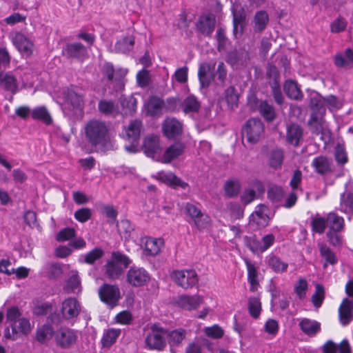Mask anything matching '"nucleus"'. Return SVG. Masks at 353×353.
Segmentation results:
<instances>
[{"instance_id": "obj_1", "label": "nucleus", "mask_w": 353, "mask_h": 353, "mask_svg": "<svg viewBox=\"0 0 353 353\" xmlns=\"http://www.w3.org/2000/svg\"><path fill=\"white\" fill-rule=\"evenodd\" d=\"M84 132L87 141L92 146H98L103 151L113 148L109 128L105 122L98 119H92L85 124Z\"/></svg>"}, {"instance_id": "obj_2", "label": "nucleus", "mask_w": 353, "mask_h": 353, "mask_svg": "<svg viewBox=\"0 0 353 353\" xmlns=\"http://www.w3.org/2000/svg\"><path fill=\"white\" fill-rule=\"evenodd\" d=\"M243 241L245 246L254 254H259L266 251L271 247L274 241L275 237L272 234L265 235L261 240H259L256 235L245 236Z\"/></svg>"}, {"instance_id": "obj_3", "label": "nucleus", "mask_w": 353, "mask_h": 353, "mask_svg": "<svg viewBox=\"0 0 353 353\" xmlns=\"http://www.w3.org/2000/svg\"><path fill=\"white\" fill-rule=\"evenodd\" d=\"M170 276L178 286L185 290L192 288L199 281L197 273L192 269L174 270Z\"/></svg>"}, {"instance_id": "obj_4", "label": "nucleus", "mask_w": 353, "mask_h": 353, "mask_svg": "<svg viewBox=\"0 0 353 353\" xmlns=\"http://www.w3.org/2000/svg\"><path fill=\"white\" fill-rule=\"evenodd\" d=\"M142 128V122L137 119L132 121L125 128L124 138L130 144L125 145V148L129 152L134 153L138 151L139 140Z\"/></svg>"}, {"instance_id": "obj_5", "label": "nucleus", "mask_w": 353, "mask_h": 353, "mask_svg": "<svg viewBox=\"0 0 353 353\" xmlns=\"http://www.w3.org/2000/svg\"><path fill=\"white\" fill-rule=\"evenodd\" d=\"M323 116L324 114H321V112L311 113L307 123L312 134L321 135V139L326 143L330 137V131L325 125Z\"/></svg>"}, {"instance_id": "obj_6", "label": "nucleus", "mask_w": 353, "mask_h": 353, "mask_svg": "<svg viewBox=\"0 0 353 353\" xmlns=\"http://www.w3.org/2000/svg\"><path fill=\"white\" fill-rule=\"evenodd\" d=\"M264 132V125L261 120L258 118L250 119L245 123L242 133L243 136H246L250 143H256Z\"/></svg>"}, {"instance_id": "obj_7", "label": "nucleus", "mask_w": 353, "mask_h": 353, "mask_svg": "<svg viewBox=\"0 0 353 353\" xmlns=\"http://www.w3.org/2000/svg\"><path fill=\"white\" fill-rule=\"evenodd\" d=\"M166 330L156 325L151 327V332L145 338V343L150 349L163 350L166 346Z\"/></svg>"}, {"instance_id": "obj_8", "label": "nucleus", "mask_w": 353, "mask_h": 353, "mask_svg": "<svg viewBox=\"0 0 353 353\" xmlns=\"http://www.w3.org/2000/svg\"><path fill=\"white\" fill-rule=\"evenodd\" d=\"M98 292L101 301L111 307H115L121 298L120 290L115 285L105 283L99 288Z\"/></svg>"}, {"instance_id": "obj_9", "label": "nucleus", "mask_w": 353, "mask_h": 353, "mask_svg": "<svg viewBox=\"0 0 353 353\" xmlns=\"http://www.w3.org/2000/svg\"><path fill=\"white\" fill-rule=\"evenodd\" d=\"M83 95L74 90H68L65 100V110H68L72 112V114L78 115L83 112Z\"/></svg>"}, {"instance_id": "obj_10", "label": "nucleus", "mask_w": 353, "mask_h": 353, "mask_svg": "<svg viewBox=\"0 0 353 353\" xmlns=\"http://www.w3.org/2000/svg\"><path fill=\"white\" fill-rule=\"evenodd\" d=\"M150 280L148 272L143 268L132 267L127 273V281L134 287L145 285Z\"/></svg>"}, {"instance_id": "obj_11", "label": "nucleus", "mask_w": 353, "mask_h": 353, "mask_svg": "<svg viewBox=\"0 0 353 353\" xmlns=\"http://www.w3.org/2000/svg\"><path fill=\"white\" fill-rule=\"evenodd\" d=\"M63 55L67 59L83 61L88 57L87 48L81 43H67L63 49Z\"/></svg>"}, {"instance_id": "obj_12", "label": "nucleus", "mask_w": 353, "mask_h": 353, "mask_svg": "<svg viewBox=\"0 0 353 353\" xmlns=\"http://www.w3.org/2000/svg\"><path fill=\"white\" fill-rule=\"evenodd\" d=\"M249 60V52L244 48L234 50L229 52L226 57V61L235 69L246 66Z\"/></svg>"}, {"instance_id": "obj_13", "label": "nucleus", "mask_w": 353, "mask_h": 353, "mask_svg": "<svg viewBox=\"0 0 353 353\" xmlns=\"http://www.w3.org/2000/svg\"><path fill=\"white\" fill-rule=\"evenodd\" d=\"M77 339L76 332L68 327L59 329L55 334L57 343L63 348H69L76 343Z\"/></svg>"}, {"instance_id": "obj_14", "label": "nucleus", "mask_w": 353, "mask_h": 353, "mask_svg": "<svg viewBox=\"0 0 353 353\" xmlns=\"http://www.w3.org/2000/svg\"><path fill=\"white\" fill-rule=\"evenodd\" d=\"M81 306L75 298H68L62 303L61 314L64 319L72 320L80 314Z\"/></svg>"}, {"instance_id": "obj_15", "label": "nucleus", "mask_w": 353, "mask_h": 353, "mask_svg": "<svg viewBox=\"0 0 353 353\" xmlns=\"http://www.w3.org/2000/svg\"><path fill=\"white\" fill-rule=\"evenodd\" d=\"M216 25L215 16L212 13L201 14L196 24L197 30L203 36L210 37Z\"/></svg>"}, {"instance_id": "obj_16", "label": "nucleus", "mask_w": 353, "mask_h": 353, "mask_svg": "<svg viewBox=\"0 0 353 353\" xmlns=\"http://www.w3.org/2000/svg\"><path fill=\"white\" fill-rule=\"evenodd\" d=\"M203 302V297L199 294H182L178 296L176 301L180 307L188 311L197 309Z\"/></svg>"}, {"instance_id": "obj_17", "label": "nucleus", "mask_w": 353, "mask_h": 353, "mask_svg": "<svg viewBox=\"0 0 353 353\" xmlns=\"http://www.w3.org/2000/svg\"><path fill=\"white\" fill-rule=\"evenodd\" d=\"M12 43L23 56L30 57L32 54L33 43L25 34L17 32Z\"/></svg>"}, {"instance_id": "obj_18", "label": "nucleus", "mask_w": 353, "mask_h": 353, "mask_svg": "<svg viewBox=\"0 0 353 353\" xmlns=\"http://www.w3.org/2000/svg\"><path fill=\"white\" fill-rule=\"evenodd\" d=\"M102 73L110 81H115L121 90L123 89V77L126 74L124 70L119 69L115 71L112 63H105L103 65Z\"/></svg>"}, {"instance_id": "obj_19", "label": "nucleus", "mask_w": 353, "mask_h": 353, "mask_svg": "<svg viewBox=\"0 0 353 353\" xmlns=\"http://www.w3.org/2000/svg\"><path fill=\"white\" fill-rule=\"evenodd\" d=\"M268 208L263 204L256 207V210L250 216V224L259 228L265 227L269 221Z\"/></svg>"}, {"instance_id": "obj_20", "label": "nucleus", "mask_w": 353, "mask_h": 353, "mask_svg": "<svg viewBox=\"0 0 353 353\" xmlns=\"http://www.w3.org/2000/svg\"><path fill=\"white\" fill-rule=\"evenodd\" d=\"M340 323L345 326L353 319V301L348 298H344L339 308Z\"/></svg>"}, {"instance_id": "obj_21", "label": "nucleus", "mask_w": 353, "mask_h": 353, "mask_svg": "<svg viewBox=\"0 0 353 353\" xmlns=\"http://www.w3.org/2000/svg\"><path fill=\"white\" fill-rule=\"evenodd\" d=\"M183 130L182 124L174 118H169L163 123L164 134L169 139H174L181 134Z\"/></svg>"}, {"instance_id": "obj_22", "label": "nucleus", "mask_w": 353, "mask_h": 353, "mask_svg": "<svg viewBox=\"0 0 353 353\" xmlns=\"http://www.w3.org/2000/svg\"><path fill=\"white\" fill-rule=\"evenodd\" d=\"M303 128L297 123H291L286 128V141L288 143L297 147L303 139Z\"/></svg>"}, {"instance_id": "obj_23", "label": "nucleus", "mask_w": 353, "mask_h": 353, "mask_svg": "<svg viewBox=\"0 0 353 353\" xmlns=\"http://www.w3.org/2000/svg\"><path fill=\"white\" fill-rule=\"evenodd\" d=\"M143 148L148 157L154 158L161 150L159 137L154 134L148 135L143 141Z\"/></svg>"}, {"instance_id": "obj_24", "label": "nucleus", "mask_w": 353, "mask_h": 353, "mask_svg": "<svg viewBox=\"0 0 353 353\" xmlns=\"http://www.w3.org/2000/svg\"><path fill=\"white\" fill-rule=\"evenodd\" d=\"M185 150V145L181 142H175L170 145L165 151L163 156V162L168 163L172 160L181 156Z\"/></svg>"}, {"instance_id": "obj_25", "label": "nucleus", "mask_w": 353, "mask_h": 353, "mask_svg": "<svg viewBox=\"0 0 353 353\" xmlns=\"http://www.w3.org/2000/svg\"><path fill=\"white\" fill-rule=\"evenodd\" d=\"M187 332L184 329L179 328L172 331L166 330L168 343L171 349L174 347H179L185 339Z\"/></svg>"}, {"instance_id": "obj_26", "label": "nucleus", "mask_w": 353, "mask_h": 353, "mask_svg": "<svg viewBox=\"0 0 353 353\" xmlns=\"http://www.w3.org/2000/svg\"><path fill=\"white\" fill-rule=\"evenodd\" d=\"M301 331L309 336H315L321 330V324L316 321L304 318L299 323Z\"/></svg>"}, {"instance_id": "obj_27", "label": "nucleus", "mask_w": 353, "mask_h": 353, "mask_svg": "<svg viewBox=\"0 0 353 353\" xmlns=\"http://www.w3.org/2000/svg\"><path fill=\"white\" fill-rule=\"evenodd\" d=\"M283 90L286 95L291 99L301 100L303 97L297 82L292 79H288L285 81Z\"/></svg>"}, {"instance_id": "obj_28", "label": "nucleus", "mask_w": 353, "mask_h": 353, "mask_svg": "<svg viewBox=\"0 0 353 353\" xmlns=\"http://www.w3.org/2000/svg\"><path fill=\"white\" fill-rule=\"evenodd\" d=\"M312 166L314 168L315 171L320 174H325L331 172V161L325 156H319L315 157L312 162Z\"/></svg>"}, {"instance_id": "obj_29", "label": "nucleus", "mask_w": 353, "mask_h": 353, "mask_svg": "<svg viewBox=\"0 0 353 353\" xmlns=\"http://www.w3.org/2000/svg\"><path fill=\"white\" fill-rule=\"evenodd\" d=\"M325 220L328 231H342L344 228L343 218L334 212L327 214Z\"/></svg>"}, {"instance_id": "obj_30", "label": "nucleus", "mask_w": 353, "mask_h": 353, "mask_svg": "<svg viewBox=\"0 0 353 353\" xmlns=\"http://www.w3.org/2000/svg\"><path fill=\"white\" fill-rule=\"evenodd\" d=\"M269 22V16L264 10H260L255 13L254 17V30L255 32H261L265 28Z\"/></svg>"}, {"instance_id": "obj_31", "label": "nucleus", "mask_w": 353, "mask_h": 353, "mask_svg": "<svg viewBox=\"0 0 353 353\" xmlns=\"http://www.w3.org/2000/svg\"><path fill=\"white\" fill-rule=\"evenodd\" d=\"M119 102L124 114H132L136 112L137 99L133 96L123 95L119 98Z\"/></svg>"}, {"instance_id": "obj_32", "label": "nucleus", "mask_w": 353, "mask_h": 353, "mask_svg": "<svg viewBox=\"0 0 353 353\" xmlns=\"http://www.w3.org/2000/svg\"><path fill=\"white\" fill-rule=\"evenodd\" d=\"M54 334V329L49 324H44L39 326L36 330V339L41 343H44L50 340Z\"/></svg>"}, {"instance_id": "obj_33", "label": "nucleus", "mask_w": 353, "mask_h": 353, "mask_svg": "<svg viewBox=\"0 0 353 353\" xmlns=\"http://www.w3.org/2000/svg\"><path fill=\"white\" fill-rule=\"evenodd\" d=\"M324 97L318 92H314L310 94V106L312 110L311 113H321L325 114V108L324 107Z\"/></svg>"}, {"instance_id": "obj_34", "label": "nucleus", "mask_w": 353, "mask_h": 353, "mask_svg": "<svg viewBox=\"0 0 353 353\" xmlns=\"http://www.w3.org/2000/svg\"><path fill=\"white\" fill-rule=\"evenodd\" d=\"M159 179L163 183L176 188L181 187L185 189L188 186V183L181 180L175 174L172 172L159 173Z\"/></svg>"}, {"instance_id": "obj_35", "label": "nucleus", "mask_w": 353, "mask_h": 353, "mask_svg": "<svg viewBox=\"0 0 353 353\" xmlns=\"http://www.w3.org/2000/svg\"><path fill=\"white\" fill-rule=\"evenodd\" d=\"M0 85L12 94H15L17 92L16 79L7 73L0 72Z\"/></svg>"}, {"instance_id": "obj_36", "label": "nucleus", "mask_w": 353, "mask_h": 353, "mask_svg": "<svg viewBox=\"0 0 353 353\" xmlns=\"http://www.w3.org/2000/svg\"><path fill=\"white\" fill-rule=\"evenodd\" d=\"M33 119L39 120L46 125H50L52 122V119L45 106H39L33 109L31 112Z\"/></svg>"}, {"instance_id": "obj_37", "label": "nucleus", "mask_w": 353, "mask_h": 353, "mask_svg": "<svg viewBox=\"0 0 353 353\" xmlns=\"http://www.w3.org/2000/svg\"><path fill=\"white\" fill-rule=\"evenodd\" d=\"M13 340H15L14 335L17 334H28L31 332V325L28 319L22 317L17 321V323L11 325Z\"/></svg>"}, {"instance_id": "obj_38", "label": "nucleus", "mask_w": 353, "mask_h": 353, "mask_svg": "<svg viewBox=\"0 0 353 353\" xmlns=\"http://www.w3.org/2000/svg\"><path fill=\"white\" fill-rule=\"evenodd\" d=\"M105 276L112 280L117 279L123 273V269L114 263V260L111 258L105 265Z\"/></svg>"}, {"instance_id": "obj_39", "label": "nucleus", "mask_w": 353, "mask_h": 353, "mask_svg": "<svg viewBox=\"0 0 353 353\" xmlns=\"http://www.w3.org/2000/svg\"><path fill=\"white\" fill-rule=\"evenodd\" d=\"M268 265L276 273H283L287 271L288 263L283 261L279 257L270 254L267 257Z\"/></svg>"}, {"instance_id": "obj_40", "label": "nucleus", "mask_w": 353, "mask_h": 353, "mask_svg": "<svg viewBox=\"0 0 353 353\" xmlns=\"http://www.w3.org/2000/svg\"><path fill=\"white\" fill-rule=\"evenodd\" d=\"M284 159L283 151L281 149H275L270 152L268 157L270 167L274 170L281 168Z\"/></svg>"}, {"instance_id": "obj_41", "label": "nucleus", "mask_w": 353, "mask_h": 353, "mask_svg": "<svg viewBox=\"0 0 353 353\" xmlns=\"http://www.w3.org/2000/svg\"><path fill=\"white\" fill-rule=\"evenodd\" d=\"M245 264L248 270V280L250 284V290L254 292L259 285L258 273L256 267L250 261H246Z\"/></svg>"}, {"instance_id": "obj_42", "label": "nucleus", "mask_w": 353, "mask_h": 353, "mask_svg": "<svg viewBox=\"0 0 353 353\" xmlns=\"http://www.w3.org/2000/svg\"><path fill=\"white\" fill-rule=\"evenodd\" d=\"M320 254L325 261L323 265L324 268L327 267V264L334 265L337 263V259L332 250L325 244H319Z\"/></svg>"}, {"instance_id": "obj_43", "label": "nucleus", "mask_w": 353, "mask_h": 353, "mask_svg": "<svg viewBox=\"0 0 353 353\" xmlns=\"http://www.w3.org/2000/svg\"><path fill=\"white\" fill-rule=\"evenodd\" d=\"M353 62V50L347 48L344 54L339 53L334 57V63L337 67H344Z\"/></svg>"}, {"instance_id": "obj_44", "label": "nucleus", "mask_w": 353, "mask_h": 353, "mask_svg": "<svg viewBox=\"0 0 353 353\" xmlns=\"http://www.w3.org/2000/svg\"><path fill=\"white\" fill-rule=\"evenodd\" d=\"M163 245L162 239L150 238L145 242V251L149 255L157 254Z\"/></svg>"}, {"instance_id": "obj_45", "label": "nucleus", "mask_w": 353, "mask_h": 353, "mask_svg": "<svg viewBox=\"0 0 353 353\" xmlns=\"http://www.w3.org/2000/svg\"><path fill=\"white\" fill-rule=\"evenodd\" d=\"M134 44L133 37H126L118 41L115 44V50L117 52L127 53L131 51Z\"/></svg>"}, {"instance_id": "obj_46", "label": "nucleus", "mask_w": 353, "mask_h": 353, "mask_svg": "<svg viewBox=\"0 0 353 353\" xmlns=\"http://www.w3.org/2000/svg\"><path fill=\"white\" fill-rule=\"evenodd\" d=\"M163 105L164 102L162 99L157 97H152L148 103V112L151 116L157 115L161 112Z\"/></svg>"}, {"instance_id": "obj_47", "label": "nucleus", "mask_w": 353, "mask_h": 353, "mask_svg": "<svg viewBox=\"0 0 353 353\" xmlns=\"http://www.w3.org/2000/svg\"><path fill=\"white\" fill-rule=\"evenodd\" d=\"M201 107L200 102L193 95L185 98L183 103V111L185 113L197 112Z\"/></svg>"}, {"instance_id": "obj_48", "label": "nucleus", "mask_w": 353, "mask_h": 353, "mask_svg": "<svg viewBox=\"0 0 353 353\" xmlns=\"http://www.w3.org/2000/svg\"><path fill=\"white\" fill-rule=\"evenodd\" d=\"M260 114L267 121H272L275 119L276 114L273 106L267 101H261L258 107Z\"/></svg>"}, {"instance_id": "obj_49", "label": "nucleus", "mask_w": 353, "mask_h": 353, "mask_svg": "<svg viewBox=\"0 0 353 353\" xmlns=\"http://www.w3.org/2000/svg\"><path fill=\"white\" fill-rule=\"evenodd\" d=\"M341 210L349 214H353V193L345 192L341 198Z\"/></svg>"}, {"instance_id": "obj_50", "label": "nucleus", "mask_w": 353, "mask_h": 353, "mask_svg": "<svg viewBox=\"0 0 353 353\" xmlns=\"http://www.w3.org/2000/svg\"><path fill=\"white\" fill-rule=\"evenodd\" d=\"M246 14L243 9L233 12V32L236 34L238 30V27L240 26L241 31H243V27L245 25Z\"/></svg>"}, {"instance_id": "obj_51", "label": "nucleus", "mask_w": 353, "mask_h": 353, "mask_svg": "<svg viewBox=\"0 0 353 353\" xmlns=\"http://www.w3.org/2000/svg\"><path fill=\"white\" fill-rule=\"evenodd\" d=\"M224 98L230 109L237 107L239 96L234 86L228 87L224 92Z\"/></svg>"}, {"instance_id": "obj_52", "label": "nucleus", "mask_w": 353, "mask_h": 353, "mask_svg": "<svg viewBox=\"0 0 353 353\" xmlns=\"http://www.w3.org/2000/svg\"><path fill=\"white\" fill-rule=\"evenodd\" d=\"M212 68L209 63H203L200 65L198 71L199 81L202 88L209 86L210 79L207 76V73L211 70Z\"/></svg>"}, {"instance_id": "obj_53", "label": "nucleus", "mask_w": 353, "mask_h": 353, "mask_svg": "<svg viewBox=\"0 0 353 353\" xmlns=\"http://www.w3.org/2000/svg\"><path fill=\"white\" fill-rule=\"evenodd\" d=\"M325 299V289L321 284H316L315 286V292L312 294L311 301L314 306L319 308L321 306Z\"/></svg>"}, {"instance_id": "obj_54", "label": "nucleus", "mask_w": 353, "mask_h": 353, "mask_svg": "<svg viewBox=\"0 0 353 353\" xmlns=\"http://www.w3.org/2000/svg\"><path fill=\"white\" fill-rule=\"evenodd\" d=\"M241 189L240 183L238 181H227L224 185V190L228 197H234L239 194Z\"/></svg>"}, {"instance_id": "obj_55", "label": "nucleus", "mask_w": 353, "mask_h": 353, "mask_svg": "<svg viewBox=\"0 0 353 353\" xmlns=\"http://www.w3.org/2000/svg\"><path fill=\"white\" fill-rule=\"evenodd\" d=\"M119 334V330H108V331L103 334V336L102 338L103 345L105 347L111 346L116 341Z\"/></svg>"}, {"instance_id": "obj_56", "label": "nucleus", "mask_w": 353, "mask_h": 353, "mask_svg": "<svg viewBox=\"0 0 353 353\" xmlns=\"http://www.w3.org/2000/svg\"><path fill=\"white\" fill-rule=\"evenodd\" d=\"M248 310L250 315L256 319L259 317L261 310V303L259 299L250 297L248 299Z\"/></svg>"}, {"instance_id": "obj_57", "label": "nucleus", "mask_w": 353, "mask_h": 353, "mask_svg": "<svg viewBox=\"0 0 353 353\" xmlns=\"http://www.w3.org/2000/svg\"><path fill=\"white\" fill-rule=\"evenodd\" d=\"M312 230L319 234H323L326 228L325 217L320 216L317 214L312 218L311 221Z\"/></svg>"}, {"instance_id": "obj_58", "label": "nucleus", "mask_w": 353, "mask_h": 353, "mask_svg": "<svg viewBox=\"0 0 353 353\" xmlns=\"http://www.w3.org/2000/svg\"><path fill=\"white\" fill-rule=\"evenodd\" d=\"M103 254L104 252L101 248H96L84 255V262L92 265L96 261L100 259Z\"/></svg>"}, {"instance_id": "obj_59", "label": "nucleus", "mask_w": 353, "mask_h": 353, "mask_svg": "<svg viewBox=\"0 0 353 353\" xmlns=\"http://www.w3.org/2000/svg\"><path fill=\"white\" fill-rule=\"evenodd\" d=\"M67 290L72 292H79L81 288V279L77 272L73 273L67 281Z\"/></svg>"}, {"instance_id": "obj_60", "label": "nucleus", "mask_w": 353, "mask_h": 353, "mask_svg": "<svg viewBox=\"0 0 353 353\" xmlns=\"http://www.w3.org/2000/svg\"><path fill=\"white\" fill-rule=\"evenodd\" d=\"M111 258L114 260L115 263L119 264L123 270L127 268L132 262L126 255L119 252H113Z\"/></svg>"}, {"instance_id": "obj_61", "label": "nucleus", "mask_w": 353, "mask_h": 353, "mask_svg": "<svg viewBox=\"0 0 353 353\" xmlns=\"http://www.w3.org/2000/svg\"><path fill=\"white\" fill-rule=\"evenodd\" d=\"M284 196V191L282 188L274 185L269 188L268 196L272 202H279L281 201Z\"/></svg>"}, {"instance_id": "obj_62", "label": "nucleus", "mask_w": 353, "mask_h": 353, "mask_svg": "<svg viewBox=\"0 0 353 353\" xmlns=\"http://www.w3.org/2000/svg\"><path fill=\"white\" fill-rule=\"evenodd\" d=\"M192 221L197 229L201 230L206 228L210 225L211 219L208 214L201 212L196 218L192 219Z\"/></svg>"}, {"instance_id": "obj_63", "label": "nucleus", "mask_w": 353, "mask_h": 353, "mask_svg": "<svg viewBox=\"0 0 353 353\" xmlns=\"http://www.w3.org/2000/svg\"><path fill=\"white\" fill-rule=\"evenodd\" d=\"M52 305L50 303H38L33 308V313L37 316H44L51 312Z\"/></svg>"}, {"instance_id": "obj_64", "label": "nucleus", "mask_w": 353, "mask_h": 353, "mask_svg": "<svg viewBox=\"0 0 353 353\" xmlns=\"http://www.w3.org/2000/svg\"><path fill=\"white\" fill-rule=\"evenodd\" d=\"M99 110L106 115L111 114L115 110V105L113 101L101 100L99 102Z\"/></svg>"}]
</instances>
